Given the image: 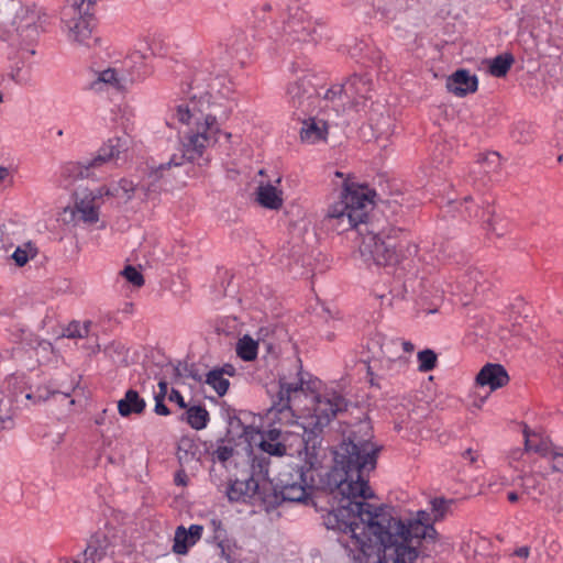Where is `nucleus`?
I'll use <instances>...</instances> for the list:
<instances>
[{
  "instance_id": "8",
  "label": "nucleus",
  "mask_w": 563,
  "mask_h": 563,
  "mask_svg": "<svg viewBox=\"0 0 563 563\" xmlns=\"http://www.w3.org/2000/svg\"><path fill=\"white\" fill-rule=\"evenodd\" d=\"M126 139H109L96 153V155L85 162H67L60 166V178L69 185L77 179L98 178L97 172L101 170L111 161L119 158L120 154L126 150Z\"/></svg>"
},
{
  "instance_id": "39",
  "label": "nucleus",
  "mask_w": 563,
  "mask_h": 563,
  "mask_svg": "<svg viewBox=\"0 0 563 563\" xmlns=\"http://www.w3.org/2000/svg\"><path fill=\"white\" fill-rule=\"evenodd\" d=\"M168 399L172 402H176L183 409L187 408V404L185 402L183 395L177 389H174V388L172 389V391L169 393Z\"/></svg>"
},
{
  "instance_id": "26",
  "label": "nucleus",
  "mask_w": 563,
  "mask_h": 563,
  "mask_svg": "<svg viewBox=\"0 0 563 563\" xmlns=\"http://www.w3.org/2000/svg\"><path fill=\"white\" fill-rule=\"evenodd\" d=\"M9 77L18 85H31L33 80L32 66L24 62H16L11 67Z\"/></svg>"
},
{
  "instance_id": "17",
  "label": "nucleus",
  "mask_w": 563,
  "mask_h": 563,
  "mask_svg": "<svg viewBox=\"0 0 563 563\" xmlns=\"http://www.w3.org/2000/svg\"><path fill=\"white\" fill-rule=\"evenodd\" d=\"M477 85L476 76H472L466 69L456 70L446 80V89L457 97L475 92Z\"/></svg>"
},
{
  "instance_id": "51",
  "label": "nucleus",
  "mask_w": 563,
  "mask_h": 563,
  "mask_svg": "<svg viewBox=\"0 0 563 563\" xmlns=\"http://www.w3.org/2000/svg\"><path fill=\"white\" fill-rule=\"evenodd\" d=\"M3 102V93L0 91V104Z\"/></svg>"
},
{
  "instance_id": "20",
  "label": "nucleus",
  "mask_w": 563,
  "mask_h": 563,
  "mask_svg": "<svg viewBox=\"0 0 563 563\" xmlns=\"http://www.w3.org/2000/svg\"><path fill=\"white\" fill-rule=\"evenodd\" d=\"M282 178L277 177L275 185L273 184H260L257 188V201L258 203L267 209L278 210L283 206V191L279 188Z\"/></svg>"
},
{
  "instance_id": "16",
  "label": "nucleus",
  "mask_w": 563,
  "mask_h": 563,
  "mask_svg": "<svg viewBox=\"0 0 563 563\" xmlns=\"http://www.w3.org/2000/svg\"><path fill=\"white\" fill-rule=\"evenodd\" d=\"M202 526L191 525L188 529L179 526L175 531L173 551L176 554L185 555L201 538Z\"/></svg>"
},
{
  "instance_id": "35",
  "label": "nucleus",
  "mask_w": 563,
  "mask_h": 563,
  "mask_svg": "<svg viewBox=\"0 0 563 563\" xmlns=\"http://www.w3.org/2000/svg\"><path fill=\"white\" fill-rule=\"evenodd\" d=\"M120 274L134 287L140 288L144 285L143 275L140 271L131 265H128Z\"/></svg>"
},
{
  "instance_id": "14",
  "label": "nucleus",
  "mask_w": 563,
  "mask_h": 563,
  "mask_svg": "<svg viewBox=\"0 0 563 563\" xmlns=\"http://www.w3.org/2000/svg\"><path fill=\"white\" fill-rule=\"evenodd\" d=\"M106 195H119L118 189L106 190V187H100L96 190H87L81 192L75 202V213L78 218L88 224H93L99 221V210L103 203Z\"/></svg>"
},
{
  "instance_id": "30",
  "label": "nucleus",
  "mask_w": 563,
  "mask_h": 563,
  "mask_svg": "<svg viewBox=\"0 0 563 563\" xmlns=\"http://www.w3.org/2000/svg\"><path fill=\"white\" fill-rule=\"evenodd\" d=\"M481 172L486 175H492L497 173L501 166V158L498 153L489 152L479 157L477 161Z\"/></svg>"
},
{
  "instance_id": "12",
  "label": "nucleus",
  "mask_w": 563,
  "mask_h": 563,
  "mask_svg": "<svg viewBox=\"0 0 563 563\" xmlns=\"http://www.w3.org/2000/svg\"><path fill=\"white\" fill-rule=\"evenodd\" d=\"M276 487L284 500L300 503L307 499L310 484L303 466L289 467L279 474Z\"/></svg>"
},
{
  "instance_id": "22",
  "label": "nucleus",
  "mask_w": 563,
  "mask_h": 563,
  "mask_svg": "<svg viewBox=\"0 0 563 563\" xmlns=\"http://www.w3.org/2000/svg\"><path fill=\"white\" fill-rule=\"evenodd\" d=\"M525 435V450L527 452H534L541 456H548L552 446L548 439L542 435L531 432L528 428L523 430Z\"/></svg>"
},
{
  "instance_id": "19",
  "label": "nucleus",
  "mask_w": 563,
  "mask_h": 563,
  "mask_svg": "<svg viewBox=\"0 0 563 563\" xmlns=\"http://www.w3.org/2000/svg\"><path fill=\"white\" fill-rule=\"evenodd\" d=\"M260 485L254 477L235 479L228 488V498L231 501L249 503L258 494Z\"/></svg>"
},
{
  "instance_id": "21",
  "label": "nucleus",
  "mask_w": 563,
  "mask_h": 563,
  "mask_svg": "<svg viewBox=\"0 0 563 563\" xmlns=\"http://www.w3.org/2000/svg\"><path fill=\"white\" fill-rule=\"evenodd\" d=\"M146 402L134 389H129L124 397L118 401V411L122 417H129L132 413H142Z\"/></svg>"
},
{
  "instance_id": "3",
  "label": "nucleus",
  "mask_w": 563,
  "mask_h": 563,
  "mask_svg": "<svg viewBox=\"0 0 563 563\" xmlns=\"http://www.w3.org/2000/svg\"><path fill=\"white\" fill-rule=\"evenodd\" d=\"M454 504L453 499L445 498H433L430 501L431 514L426 510H419L413 519L405 522L400 519L394 518L388 512L387 528H391L394 536L409 545L400 547L398 549L389 547L387 550L388 555H394L396 561L398 560L397 551H401L402 560H407V563L412 559H418V548L422 539H434L437 530L433 523L443 520L449 514L451 506Z\"/></svg>"
},
{
  "instance_id": "37",
  "label": "nucleus",
  "mask_w": 563,
  "mask_h": 563,
  "mask_svg": "<svg viewBox=\"0 0 563 563\" xmlns=\"http://www.w3.org/2000/svg\"><path fill=\"white\" fill-rule=\"evenodd\" d=\"M13 183V170L0 165V188H7Z\"/></svg>"
},
{
  "instance_id": "34",
  "label": "nucleus",
  "mask_w": 563,
  "mask_h": 563,
  "mask_svg": "<svg viewBox=\"0 0 563 563\" xmlns=\"http://www.w3.org/2000/svg\"><path fill=\"white\" fill-rule=\"evenodd\" d=\"M90 322H70L64 330L63 335L69 339H84L89 334Z\"/></svg>"
},
{
  "instance_id": "18",
  "label": "nucleus",
  "mask_w": 563,
  "mask_h": 563,
  "mask_svg": "<svg viewBox=\"0 0 563 563\" xmlns=\"http://www.w3.org/2000/svg\"><path fill=\"white\" fill-rule=\"evenodd\" d=\"M509 382L507 371L500 364H486L477 374L476 383L496 390Z\"/></svg>"
},
{
  "instance_id": "36",
  "label": "nucleus",
  "mask_w": 563,
  "mask_h": 563,
  "mask_svg": "<svg viewBox=\"0 0 563 563\" xmlns=\"http://www.w3.org/2000/svg\"><path fill=\"white\" fill-rule=\"evenodd\" d=\"M547 457L550 459L553 471L563 472V448H552Z\"/></svg>"
},
{
  "instance_id": "5",
  "label": "nucleus",
  "mask_w": 563,
  "mask_h": 563,
  "mask_svg": "<svg viewBox=\"0 0 563 563\" xmlns=\"http://www.w3.org/2000/svg\"><path fill=\"white\" fill-rule=\"evenodd\" d=\"M335 176L343 179V190L340 200L329 206L327 218L335 221L341 231H358L366 223L375 192L367 186L351 181L341 172H335Z\"/></svg>"
},
{
  "instance_id": "53",
  "label": "nucleus",
  "mask_w": 563,
  "mask_h": 563,
  "mask_svg": "<svg viewBox=\"0 0 563 563\" xmlns=\"http://www.w3.org/2000/svg\"><path fill=\"white\" fill-rule=\"evenodd\" d=\"M309 464H310V468H312V467H314V464H316V463H314V462H312V461H309Z\"/></svg>"
},
{
  "instance_id": "23",
  "label": "nucleus",
  "mask_w": 563,
  "mask_h": 563,
  "mask_svg": "<svg viewBox=\"0 0 563 563\" xmlns=\"http://www.w3.org/2000/svg\"><path fill=\"white\" fill-rule=\"evenodd\" d=\"M235 352L245 362L254 361L258 353V342L245 334L236 342Z\"/></svg>"
},
{
  "instance_id": "7",
  "label": "nucleus",
  "mask_w": 563,
  "mask_h": 563,
  "mask_svg": "<svg viewBox=\"0 0 563 563\" xmlns=\"http://www.w3.org/2000/svg\"><path fill=\"white\" fill-rule=\"evenodd\" d=\"M290 71L295 78L289 81L286 93L295 117L307 114L324 103L323 97H320L321 93L318 89L321 78L307 63L294 62L290 66Z\"/></svg>"
},
{
  "instance_id": "40",
  "label": "nucleus",
  "mask_w": 563,
  "mask_h": 563,
  "mask_svg": "<svg viewBox=\"0 0 563 563\" xmlns=\"http://www.w3.org/2000/svg\"><path fill=\"white\" fill-rule=\"evenodd\" d=\"M107 422H111L109 420L108 410L103 409L93 417V423L96 426H104Z\"/></svg>"
},
{
  "instance_id": "6",
  "label": "nucleus",
  "mask_w": 563,
  "mask_h": 563,
  "mask_svg": "<svg viewBox=\"0 0 563 563\" xmlns=\"http://www.w3.org/2000/svg\"><path fill=\"white\" fill-rule=\"evenodd\" d=\"M144 60L145 56L135 51L122 62H115L104 69L91 70V78L85 89L95 93L123 92L148 74Z\"/></svg>"
},
{
  "instance_id": "38",
  "label": "nucleus",
  "mask_w": 563,
  "mask_h": 563,
  "mask_svg": "<svg viewBox=\"0 0 563 563\" xmlns=\"http://www.w3.org/2000/svg\"><path fill=\"white\" fill-rule=\"evenodd\" d=\"M164 400H165V398H162V396H155L154 411L156 415L168 416L170 413L169 409L164 404Z\"/></svg>"
},
{
  "instance_id": "47",
  "label": "nucleus",
  "mask_w": 563,
  "mask_h": 563,
  "mask_svg": "<svg viewBox=\"0 0 563 563\" xmlns=\"http://www.w3.org/2000/svg\"><path fill=\"white\" fill-rule=\"evenodd\" d=\"M522 455H523V451H522V450H520V449H517V450H515V451L511 453V459H512V460H519Z\"/></svg>"
},
{
  "instance_id": "50",
  "label": "nucleus",
  "mask_w": 563,
  "mask_h": 563,
  "mask_svg": "<svg viewBox=\"0 0 563 563\" xmlns=\"http://www.w3.org/2000/svg\"><path fill=\"white\" fill-rule=\"evenodd\" d=\"M464 201H465V203H467V205H468V203H471V202H472V198H471V197H466V198L464 199Z\"/></svg>"
},
{
  "instance_id": "10",
  "label": "nucleus",
  "mask_w": 563,
  "mask_h": 563,
  "mask_svg": "<svg viewBox=\"0 0 563 563\" xmlns=\"http://www.w3.org/2000/svg\"><path fill=\"white\" fill-rule=\"evenodd\" d=\"M121 543L120 531L106 526L91 536L84 552L76 558V563H97L107 555H114L117 547Z\"/></svg>"
},
{
  "instance_id": "13",
  "label": "nucleus",
  "mask_w": 563,
  "mask_h": 563,
  "mask_svg": "<svg viewBox=\"0 0 563 563\" xmlns=\"http://www.w3.org/2000/svg\"><path fill=\"white\" fill-rule=\"evenodd\" d=\"M317 24L305 11H297L284 24L282 41L291 45L296 42H313L317 41Z\"/></svg>"
},
{
  "instance_id": "32",
  "label": "nucleus",
  "mask_w": 563,
  "mask_h": 563,
  "mask_svg": "<svg viewBox=\"0 0 563 563\" xmlns=\"http://www.w3.org/2000/svg\"><path fill=\"white\" fill-rule=\"evenodd\" d=\"M418 357V369L422 373H428L435 368L438 356L432 350H423L420 351L417 355Z\"/></svg>"
},
{
  "instance_id": "4",
  "label": "nucleus",
  "mask_w": 563,
  "mask_h": 563,
  "mask_svg": "<svg viewBox=\"0 0 563 563\" xmlns=\"http://www.w3.org/2000/svg\"><path fill=\"white\" fill-rule=\"evenodd\" d=\"M358 251L365 263L395 266L418 254V245L411 243L400 229L388 228L375 232L365 223L358 228Z\"/></svg>"
},
{
  "instance_id": "45",
  "label": "nucleus",
  "mask_w": 563,
  "mask_h": 563,
  "mask_svg": "<svg viewBox=\"0 0 563 563\" xmlns=\"http://www.w3.org/2000/svg\"><path fill=\"white\" fill-rule=\"evenodd\" d=\"M167 383L165 380H161L158 383V388H159V391L155 395V396H162V398H165L166 397V394H167Z\"/></svg>"
},
{
  "instance_id": "49",
  "label": "nucleus",
  "mask_w": 563,
  "mask_h": 563,
  "mask_svg": "<svg viewBox=\"0 0 563 563\" xmlns=\"http://www.w3.org/2000/svg\"><path fill=\"white\" fill-rule=\"evenodd\" d=\"M489 227L492 228L493 231L496 232L497 235H503L504 234V232L497 231L496 228L493 225V223H489Z\"/></svg>"
},
{
  "instance_id": "28",
  "label": "nucleus",
  "mask_w": 563,
  "mask_h": 563,
  "mask_svg": "<svg viewBox=\"0 0 563 563\" xmlns=\"http://www.w3.org/2000/svg\"><path fill=\"white\" fill-rule=\"evenodd\" d=\"M206 384L209 385L218 396L222 397L227 394L230 382L221 375L220 371L211 369L206 376Z\"/></svg>"
},
{
  "instance_id": "33",
  "label": "nucleus",
  "mask_w": 563,
  "mask_h": 563,
  "mask_svg": "<svg viewBox=\"0 0 563 563\" xmlns=\"http://www.w3.org/2000/svg\"><path fill=\"white\" fill-rule=\"evenodd\" d=\"M97 0H73V4L63 10V16L90 14L89 11Z\"/></svg>"
},
{
  "instance_id": "9",
  "label": "nucleus",
  "mask_w": 563,
  "mask_h": 563,
  "mask_svg": "<svg viewBox=\"0 0 563 563\" xmlns=\"http://www.w3.org/2000/svg\"><path fill=\"white\" fill-rule=\"evenodd\" d=\"M372 79L367 75H353L343 85H333L325 90L323 101L331 104L335 115L347 109L360 111V106L369 98Z\"/></svg>"
},
{
  "instance_id": "29",
  "label": "nucleus",
  "mask_w": 563,
  "mask_h": 563,
  "mask_svg": "<svg viewBox=\"0 0 563 563\" xmlns=\"http://www.w3.org/2000/svg\"><path fill=\"white\" fill-rule=\"evenodd\" d=\"M37 255V249L32 242H26L20 246H18L12 253V260L14 263L22 267L30 260L34 258Z\"/></svg>"
},
{
  "instance_id": "11",
  "label": "nucleus",
  "mask_w": 563,
  "mask_h": 563,
  "mask_svg": "<svg viewBox=\"0 0 563 563\" xmlns=\"http://www.w3.org/2000/svg\"><path fill=\"white\" fill-rule=\"evenodd\" d=\"M331 104L324 102L316 110L309 111L307 114L296 117L301 122L300 139L308 144H316L320 141H325L329 129V121L331 118Z\"/></svg>"
},
{
  "instance_id": "25",
  "label": "nucleus",
  "mask_w": 563,
  "mask_h": 563,
  "mask_svg": "<svg viewBox=\"0 0 563 563\" xmlns=\"http://www.w3.org/2000/svg\"><path fill=\"white\" fill-rule=\"evenodd\" d=\"M515 59L511 54H501L497 55L495 58H493L489 63V74L494 77H505L509 69L511 68Z\"/></svg>"
},
{
  "instance_id": "46",
  "label": "nucleus",
  "mask_w": 563,
  "mask_h": 563,
  "mask_svg": "<svg viewBox=\"0 0 563 563\" xmlns=\"http://www.w3.org/2000/svg\"><path fill=\"white\" fill-rule=\"evenodd\" d=\"M507 498L510 503H516L519 499V496L516 492H509Z\"/></svg>"
},
{
  "instance_id": "52",
  "label": "nucleus",
  "mask_w": 563,
  "mask_h": 563,
  "mask_svg": "<svg viewBox=\"0 0 563 563\" xmlns=\"http://www.w3.org/2000/svg\"><path fill=\"white\" fill-rule=\"evenodd\" d=\"M558 161L563 164V154L559 156Z\"/></svg>"
},
{
  "instance_id": "42",
  "label": "nucleus",
  "mask_w": 563,
  "mask_h": 563,
  "mask_svg": "<svg viewBox=\"0 0 563 563\" xmlns=\"http://www.w3.org/2000/svg\"><path fill=\"white\" fill-rule=\"evenodd\" d=\"M391 344L395 346L400 345L402 347L404 352H406V353H411L415 350V345L410 341L397 340V341H393Z\"/></svg>"
},
{
  "instance_id": "2",
  "label": "nucleus",
  "mask_w": 563,
  "mask_h": 563,
  "mask_svg": "<svg viewBox=\"0 0 563 563\" xmlns=\"http://www.w3.org/2000/svg\"><path fill=\"white\" fill-rule=\"evenodd\" d=\"M217 79L201 87L199 79L195 78L189 87L188 96L175 107L174 117L188 126V131L180 136L181 155H173L167 163L161 164L157 173L161 177L172 167H179L184 161L197 162L203 158L206 151L216 145L221 137L230 143L232 134L223 131L221 124L232 112L228 98L213 90Z\"/></svg>"
},
{
  "instance_id": "44",
  "label": "nucleus",
  "mask_w": 563,
  "mask_h": 563,
  "mask_svg": "<svg viewBox=\"0 0 563 563\" xmlns=\"http://www.w3.org/2000/svg\"><path fill=\"white\" fill-rule=\"evenodd\" d=\"M514 554L518 558L527 559L530 554V549L529 547H520L515 550Z\"/></svg>"
},
{
  "instance_id": "27",
  "label": "nucleus",
  "mask_w": 563,
  "mask_h": 563,
  "mask_svg": "<svg viewBox=\"0 0 563 563\" xmlns=\"http://www.w3.org/2000/svg\"><path fill=\"white\" fill-rule=\"evenodd\" d=\"M483 274L477 268H468L459 279L462 290L465 295L471 296L477 291Z\"/></svg>"
},
{
  "instance_id": "15",
  "label": "nucleus",
  "mask_w": 563,
  "mask_h": 563,
  "mask_svg": "<svg viewBox=\"0 0 563 563\" xmlns=\"http://www.w3.org/2000/svg\"><path fill=\"white\" fill-rule=\"evenodd\" d=\"M91 21V14H77L68 18L63 16L68 40L79 45L90 46L92 41Z\"/></svg>"
},
{
  "instance_id": "24",
  "label": "nucleus",
  "mask_w": 563,
  "mask_h": 563,
  "mask_svg": "<svg viewBox=\"0 0 563 563\" xmlns=\"http://www.w3.org/2000/svg\"><path fill=\"white\" fill-rule=\"evenodd\" d=\"M187 423L195 430H202L209 422V412L202 406H191L185 412Z\"/></svg>"
},
{
  "instance_id": "48",
  "label": "nucleus",
  "mask_w": 563,
  "mask_h": 563,
  "mask_svg": "<svg viewBox=\"0 0 563 563\" xmlns=\"http://www.w3.org/2000/svg\"><path fill=\"white\" fill-rule=\"evenodd\" d=\"M132 310H133V305L132 303H126L125 305V311L126 312H132Z\"/></svg>"
},
{
  "instance_id": "1",
  "label": "nucleus",
  "mask_w": 563,
  "mask_h": 563,
  "mask_svg": "<svg viewBox=\"0 0 563 563\" xmlns=\"http://www.w3.org/2000/svg\"><path fill=\"white\" fill-rule=\"evenodd\" d=\"M316 382L305 383L302 377L296 382L279 379V390L276 399L268 410L269 418L280 426H290L295 430L272 428L266 432H256L258 445L269 455L283 456L286 445L283 435L292 433L297 435L298 452L301 449L309 454L320 443L319 435L330 421L347 407L346 399L338 391L327 389L317 395L313 391Z\"/></svg>"
},
{
  "instance_id": "43",
  "label": "nucleus",
  "mask_w": 563,
  "mask_h": 563,
  "mask_svg": "<svg viewBox=\"0 0 563 563\" xmlns=\"http://www.w3.org/2000/svg\"><path fill=\"white\" fill-rule=\"evenodd\" d=\"M216 371H220L221 375L225 377L227 376H234L235 375V367L231 364H225L222 367L214 368Z\"/></svg>"
},
{
  "instance_id": "41",
  "label": "nucleus",
  "mask_w": 563,
  "mask_h": 563,
  "mask_svg": "<svg viewBox=\"0 0 563 563\" xmlns=\"http://www.w3.org/2000/svg\"><path fill=\"white\" fill-rule=\"evenodd\" d=\"M465 211L467 212L470 218H484L485 210L479 209L477 206H466Z\"/></svg>"
},
{
  "instance_id": "54",
  "label": "nucleus",
  "mask_w": 563,
  "mask_h": 563,
  "mask_svg": "<svg viewBox=\"0 0 563 563\" xmlns=\"http://www.w3.org/2000/svg\"><path fill=\"white\" fill-rule=\"evenodd\" d=\"M57 135H63V130H58Z\"/></svg>"
},
{
  "instance_id": "31",
  "label": "nucleus",
  "mask_w": 563,
  "mask_h": 563,
  "mask_svg": "<svg viewBox=\"0 0 563 563\" xmlns=\"http://www.w3.org/2000/svg\"><path fill=\"white\" fill-rule=\"evenodd\" d=\"M118 189L119 195H106L107 197H114L128 201L132 198L135 186L131 180L121 179L117 185L106 187V190Z\"/></svg>"
}]
</instances>
